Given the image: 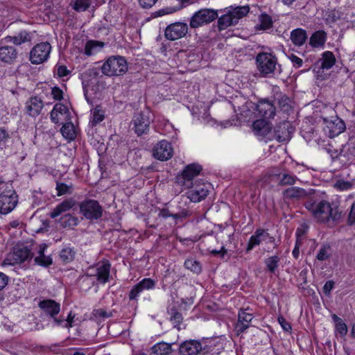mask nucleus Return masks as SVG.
<instances>
[{"label": "nucleus", "mask_w": 355, "mask_h": 355, "mask_svg": "<svg viewBox=\"0 0 355 355\" xmlns=\"http://www.w3.org/2000/svg\"><path fill=\"white\" fill-rule=\"evenodd\" d=\"M61 123H62V122H61ZM60 131L62 136L69 141L74 140L76 137L75 126L71 121L63 122V125Z\"/></svg>", "instance_id": "obj_34"}, {"label": "nucleus", "mask_w": 355, "mask_h": 355, "mask_svg": "<svg viewBox=\"0 0 355 355\" xmlns=\"http://www.w3.org/2000/svg\"><path fill=\"white\" fill-rule=\"evenodd\" d=\"M103 45L104 44L103 42H99L93 40L88 41L85 44L84 53L85 55L89 56L92 55V51L94 49H95L97 46L103 47Z\"/></svg>", "instance_id": "obj_50"}, {"label": "nucleus", "mask_w": 355, "mask_h": 355, "mask_svg": "<svg viewBox=\"0 0 355 355\" xmlns=\"http://www.w3.org/2000/svg\"><path fill=\"white\" fill-rule=\"evenodd\" d=\"M200 341L196 340H186L179 347L181 355H200Z\"/></svg>", "instance_id": "obj_23"}, {"label": "nucleus", "mask_w": 355, "mask_h": 355, "mask_svg": "<svg viewBox=\"0 0 355 355\" xmlns=\"http://www.w3.org/2000/svg\"><path fill=\"white\" fill-rule=\"evenodd\" d=\"M294 128L289 121H284L277 124L273 129L274 139L279 142L288 141L291 139Z\"/></svg>", "instance_id": "obj_15"}, {"label": "nucleus", "mask_w": 355, "mask_h": 355, "mask_svg": "<svg viewBox=\"0 0 355 355\" xmlns=\"http://www.w3.org/2000/svg\"><path fill=\"white\" fill-rule=\"evenodd\" d=\"M32 257L31 249L24 245H17L13 248L12 252L10 254L4 262L6 264L15 265L21 263Z\"/></svg>", "instance_id": "obj_10"}, {"label": "nucleus", "mask_w": 355, "mask_h": 355, "mask_svg": "<svg viewBox=\"0 0 355 355\" xmlns=\"http://www.w3.org/2000/svg\"><path fill=\"white\" fill-rule=\"evenodd\" d=\"M325 127L324 131L330 138H334L343 132L346 128L344 121L338 117H335L333 120L324 119Z\"/></svg>", "instance_id": "obj_17"}, {"label": "nucleus", "mask_w": 355, "mask_h": 355, "mask_svg": "<svg viewBox=\"0 0 355 355\" xmlns=\"http://www.w3.org/2000/svg\"><path fill=\"white\" fill-rule=\"evenodd\" d=\"M327 39V34L324 31H316L309 38V45L314 49L323 48Z\"/></svg>", "instance_id": "obj_29"}, {"label": "nucleus", "mask_w": 355, "mask_h": 355, "mask_svg": "<svg viewBox=\"0 0 355 355\" xmlns=\"http://www.w3.org/2000/svg\"><path fill=\"white\" fill-rule=\"evenodd\" d=\"M347 223L349 225L355 224V202H354L351 206L348 215Z\"/></svg>", "instance_id": "obj_57"}, {"label": "nucleus", "mask_w": 355, "mask_h": 355, "mask_svg": "<svg viewBox=\"0 0 355 355\" xmlns=\"http://www.w3.org/2000/svg\"><path fill=\"white\" fill-rule=\"evenodd\" d=\"M280 259L278 256L275 255L265 259L264 262L266 266V269L270 273H275L279 266Z\"/></svg>", "instance_id": "obj_44"}, {"label": "nucleus", "mask_w": 355, "mask_h": 355, "mask_svg": "<svg viewBox=\"0 0 355 355\" xmlns=\"http://www.w3.org/2000/svg\"><path fill=\"white\" fill-rule=\"evenodd\" d=\"M297 180V178L295 175H292L288 173L282 174V178L279 181V185L286 186V185H293L295 184Z\"/></svg>", "instance_id": "obj_49"}, {"label": "nucleus", "mask_w": 355, "mask_h": 355, "mask_svg": "<svg viewBox=\"0 0 355 355\" xmlns=\"http://www.w3.org/2000/svg\"><path fill=\"white\" fill-rule=\"evenodd\" d=\"M10 138V135L4 128H0V144L6 142Z\"/></svg>", "instance_id": "obj_64"}, {"label": "nucleus", "mask_w": 355, "mask_h": 355, "mask_svg": "<svg viewBox=\"0 0 355 355\" xmlns=\"http://www.w3.org/2000/svg\"><path fill=\"white\" fill-rule=\"evenodd\" d=\"M257 116L264 119H273L276 114V107L268 98H261L255 108Z\"/></svg>", "instance_id": "obj_14"}, {"label": "nucleus", "mask_w": 355, "mask_h": 355, "mask_svg": "<svg viewBox=\"0 0 355 355\" xmlns=\"http://www.w3.org/2000/svg\"><path fill=\"white\" fill-rule=\"evenodd\" d=\"M288 58L293 63V67H295L296 68H300L302 66V64H303L302 60L300 58L297 57V55L292 53L291 55H290L288 56Z\"/></svg>", "instance_id": "obj_55"}, {"label": "nucleus", "mask_w": 355, "mask_h": 355, "mask_svg": "<svg viewBox=\"0 0 355 355\" xmlns=\"http://www.w3.org/2000/svg\"><path fill=\"white\" fill-rule=\"evenodd\" d=\"M91 6V0H76L72 6L76 12L85 11Z\"/></svg>", "instance_id": "obj_46"}, {"label": "nucleus", "mask_w": 355, "mask_h": 355, "mask_svg": "<svg viewBox=\"0 0 355 355\" xmlns=\"http://www.w3.org/2000/svg\"><path fill=\"white\" fill-rule=\"evenodd\" d=\"M18 196L12 187H7L0 194V213L6 214L17 205Z\"/></svg>", "instance_id": "obj_9"}, {"label": "nucleus", "mask_w": 355, "mask_h": 355, "mask_svg": "<svg viewBox=\"0 0 355 355\" xmlns=\"http://www.w3.org/2000/svg\"><path fill=\"white\" fill-rule=\"evenodd\" d=\"M216 341L213 338H203L200 341V355H214L218 354V349L216 348Z\"/></svg>", "instance_id": "obj_25"}, {"label": "nucleus", "mask_w": 355, "mask_h": 355, "mask_svg": "<svg viewBox=\"0 0 355 355\" xmlns=\"http://www.w3.org/2000/svg\"><path fill=\"white\" fill-rule=\"evenodd\" d=\"M330 247L329 245H323L319 250L317 254V259L320 261H324L329 257V250Z\"/></svg>", "instance_id": "obj_52"}, {"label": "nucleus", "mask_w": 355, "mask_h": 355, "mask_svg": "<svg viewBox=\"0 0 355 355\" xmlns=\"http://www.w3.org/2000/svg\"><path fill=\"white\" fill-rule=\"evenodd\" d=\"M92 121H91L93 125L101 122L104 119V112L96 106L94 108L92 112Z\"/></svg>", "instance_id": "obj_48"}, {"label": "nucleus", "mask_w": 355, "mask_h": 355, "mask_svg": "<svg viewBox=\"0 0 355 355\" xmlns=\"http://www.w3.org/2000/svg\"><path fill=\"white\" fill-rule=\"evenodd\" d=\"M277 320L285 331H290L291 330V325L288 322L283 316H279Z\"/></svg>", "instance_id": "obj_56"}, {"label": "nucleus", "mask_w": 355, "mask_h": 355, "mask_svg": "<svg viewBox=\"0 0 355 355\" xmlns=\"http://www.w3.org/2000/svg\"><path fill=\"white\" fill-rule=\"evenodd\" d=\"M336 187L339 189L340 190H347L352 188V184L350 182L348 181H344V180H338L336 183Z\"/></svg>", "instance_id": "obj_54"}, {"label": "nucleus", "mask_w": 355, "mask_h": 355, "mask_svg": "<svg viewBox=\"0 0 355 355\" xmlns=\"http://www.w3.org/2000/svg\"><path fill=\"white\" fill-rule=\"evenodd\" d=\"M50 118L55 124L61 123V121H71V113L68 107L62 103H56L50 112Z\"/></svg>", "instance_id": "obj_18"}, {"label": "nucleus", "mask_w": 355, "mask_h": 355, "mask_svg": "<svg viewBox=\"0 0 355 355\" xmlns=\"http://www.w3.org/2000/svg\"><path fill=\"white\" fill-rule=\"evenodd\" d=\"M173 154L172 146L166 140L160 141L153 150V157L160 161H166L171 159Z\"/></svg>", "instance_id": "obj_16"}, {"label": "nucleus", "mask_w": 355, "mask_h": 355, "mask_svg": "<svg viewBox=\"0 0 355 355\" xmlns=\"http://www.w3.org/2000/svg\"><path fill=\"white\" fill-rule=\"evenodd\" d=\"M184 8V6H179L178 7L173 8H166L164 9H161L155 12V17H161L166 14H171L173 13L177 10H179Z\"/></svg>", "instance_id": "obj_51"}, {"label": "nucleus", "mask_w": 355, "mask_h": 355, "mask_svg": "<svg viewBox=\"0 0 355 355\" xmlns=\"http://www.w3.org/2000/svg\"><path fill=\"white\" fill-rule=\"evenodd\" d=\"M17 57V49L11 46H4L0 47V61L12 64Z\"/></svg>", "instance_id": "obj_27"}, {"label": "nucleus", "mask_w": 355, "mask_h": 355, "mask_svg": "<svg viewBox=\"0 0 355 355\" xmlns=\"http://www.w3.org/2000/svg\"><path fill=\"white\" fill-rule=\"evenodd\" d=\"M110 268L111 264L107 261L103 262L102 264L98 266L96 268H89L87 275L89 277H96L97 280L100 283L105 284L109 279Z\"/></svg>", "instance_id": "obj_19"}, {"label": "nucleus", "mask_w": 355, "mask_h": 355, "mask_svg": "<svg viewBox=\"0 0 355 355\" xmlns=\"http://www.w3.org/2000/svg\"><path fill=\"white\" fill-rule=\"evenodd\" d=\"M51 95L55 101H61L63 98V92L58 87H53L51 89Z\"/></svg>", "instance_id": "obj_53"}, {"label": "nucleus", "mask_w": 355, "mask_h": 355, "mask_svg": "<svg viewBox=\"0 0 355 355\" xmlns=\"http://www.w3.org/2000/svg\"><path fill=\"white\" fill-rule=\"evenodd\" d=\"M76 205V201L73 198H67L58 205L50 213L49 216L51 218H55L61 214L70 210Z\"/></svg>", "instance_id": "obj_26"}, {"label": "nucleus", "mask_w": 355, "mask_h": 355, "mask_svg": "<svg viewBox=\"0 0 355 355\" xmlns=\"http://www.w3.org/2000/svg\"><path fill=\"white\" fill-rule=\"evenodd\" d=\"M267 120L261 118L253 122V131L257 135L268 137L271 132V126Z\"/></svg>", "instance_id": "obj_28"}, {"label": "nucleus", "mask_w": 355, "mask_h": 355, "mask_svg": "<svg viewBox=\"0 0 355 355\" xmlns=\"http://www.w3.org/2000/svg\"><path fill=\"white\" fill-rule=\"evenodd\" d=\"M135 132L141 136L147 134L149 131V125L150 123L149 118L143 113L136 114L132 121Z\"/></svg>", "instance_id": "obj_20"}, {"label": "nucleus", "mask_w": 355, "mask_h": 355, "mask_svg": "<svg viewBox=\"0 0 355 355\" xmlns=\"http://www.w3.org/2000/svg\"><path fill=\"white\" fill-rule=\"evenodd\" d=\"M151 349L154 354L157 355H168L172 351L171 345L164 342L154 345Z\"/></svg>", "instance_id": "obj_37"}, {"label": "nucleus", "mask_w": 355, "mask_h": 355, "mask_svg": "<svg viewBox=\"0 0 355 355\" xmlns=\"http://www.w3.org/2000/svg\"><path fill=\"white\" fill-rule=\"evenodd\" d=\"M38 306L46 315L53 318L57 325H61L64 322L65 320L64 318H55V315H57L60 311V304L58 302L51 299L43 300L39 302Z\"/></svg>", "instance_id": "obj_11"}, {"label": "nucleus", "mask_w": 355, "mask_h": 355, "mask_svg": "<svg viewBox=\"0 0 355 355\" xmlns=\"http://www.w3.org/2000/svg\"><path fill=\"white\" fill-rule=\"evenodd\" d=\"M51 46L48 42L37 44L30 51L29 60L33 64H42L49 57Z\"/></svg>", "instance_id": "obj_8"}, {"label": "nucleus", "mask_w": 355, "mask_h": 355, "mask_svg": "<svg viewBox=\"0 0 355 355\" xmlns=\"http://www.w3.org/2000/svg\"><path fill=\"white\" fill-rule=\"evenodd\" d=\"M250 11L248 6H230L226 8L225 13L218 17V28L220 31L236 25L239 21L246 16Z\"/></svg>", "instance_id": "obj_3"}, {"label": "nucleus", "mask_w": 355, "mask_h": 355, "mask_svg": "<svg viewBox=\"0 0 355 355\" xmlns=\"http://www.w3.org/2000/svg\"><path fill=\"white\" fill-rule=\"evenodd\" d=\"M209 251L211 255H213V256L219 255L222 258H223L225 257V255L227 253V250L225 248L224 246H222L220 250H209Z\"/></svg>", "instance_id": "obj_62"}, {"label": "nucleus", "mask_w": 355, "mask_h": 355, "mask_svg": "<svg viewBox=\"0 0 355 355\" xmlns=\"http://www.w3.org/2000/svg\"><path fill=\"white\" fill-rule=\"evenodd\" d=\"M188 33V25L184 22H175L166 26L164 31L165 37L174 41L184 37Z\"/></svg>", "instance_id": "obj_12"}, {"label": "nucleus", "mask_w": 355, "mask_h": 355, "mask_svg": "<svg viewBox=\"0 0 355 355\" xmlns=\"http://www.w3.org/2000/svg\"><path fill=\"white\" fill-rule=\"evenodd\" d=\"M260 24L257 29L266 31L272 27V17L268 14H261L259 17Z\"/></svg>", "instance_id": "obj_45"}, {"label": "nucleus", "mask_w": 355, "mask_h": 355, "mask_svg": "<svg viewBox=\"0 0 355 355\" xmlns=\"http://www.w3.org/2000/svg\"><path fill=\"white\" fill-rule=\"evenodd\" d=\"M43 107V101L37 96H31L25 103L26 113L31 117L37 116Z\"/></svg>", "instance_id": "obj_21"}, {"label": "nucleus", "mask_w": 355, "mask_h": 355, "mask_svg": "<svg viewBox=\"0 0 355 355\" xmlns=\"http://www.w3.org/2000/svg\"><path fill=\"white\" fill-rule=\"evenodd\" d=\"M60 223L63 227H71L76 226L78 223V218L70 214L64 215L60 218Z\"/></svg>", "instance_id": "obj_43"}, {"label": "nucleus", "mask_w": 355, "mask_h": 355, "mask_svg": "<svg viewBox=\"0 0 355 355\" xmlns=\"http://www.w3.org/2000/svg\"><path fill=\"white\" fill-rule=\"evenodd\" d=\"M266 240H268V243L275 244L274 248L277 247V244L275 243V237L270 236L267 230L262 228L257 229L254 234L249 239L246 251L250 252L254 246L259 245L261 241Z\"/></svg>", "instance_id": "obj_13"}, {"label": "nucleus", "mask_w": 355, "mask_h": 355, "mask_svg": "<svg viewBox=\"0 0 355 355\" xmlns=\"http://www.w3.org/2000/svg\"><path fill=\"white\" fill-rule=\"evenodd\" d=\"M156 282L151 278H144L130 290L129 292V299L130 300H136L139 293L144 290L153 289L155 287Z\"/></svg>", "instance_id": "obj_22"}, {"label": "nucleus", "mask_w": 355, "mask_h": 355, "mask_svg": "<svg viewBox=\"0 0 355 355\" xmlns=\"http://www.w3.org/2000/svg\"><path fill=\"white\" fill-rule=\"evenodd\" d=\"M277 58L271 53L261 52L256 57L257 69L263 76L272 74L276 67Z\"/></svg>", "instance_id": "obj_6"}, {"label": "nucleus", "mask_w": 355, "mask_h": 355, "mask_svg": "<svg viewBox=\"0 0 355 355\" xmlns=\"http://www.w3.org/2000/svg\"><path fill=\"white\" fill-rule=\"evenodd\" d=\"M252 319L253 316L251 313H246L244 311H239L238 320L235 325V329L238 335L243 333L250 327Z\"/></svg>", "instance_id": "obj_24"}, {"label": "nucleus", "mask_w": 355, "mask_h": 355, "mask_svg": "<svg viewBox=\"0 0 355 355\" xmlns=\"http://www.w3.org/2000/svg\"><path fill=\"white\" fill-rule=\"evenodd\" d=\"M70 71L64 65H59L57 67V74L59 77H64L69 74Z\"/></svg>", "instance_id": "obj_60"}, {"label": "nucleus", "mask_w": 355, "mask_h": 355, "mask_svg": "<svg viewBox=\"0 0 355 355\" xmlns=\"http://www.w3.org/2000/svg\"><path fill=\"white\" fill-rule=\"evenodd\" d=\"M305 208L313 219L319 223L338 221L341 218V211L338 207L331 204L318 196L309 198L304 203Z\"/></svg>", "instance_id": "obj_2"}, {"label": "nucleus", "mask_w": 355, "mask_h": 355, "mask_svg": "<svg viewBox=\"0 0 355 355\" xmlns=\"http://www.w3.org/2000/svg\"><path fill=\"white\" fill-rule=\"evenodd\" d=\"M76 255V252L73 248L70 247L64 248L60 252L59 257L61 261L64 263L71 262Z\"/></svg>", "instance_id": "obj_38"}, {"label": "nucleus", "mask_w": 355, "mask_h": 355, "mask_svg": "<svg viewBox=\"0 0 355 355\" xmlns=\"http://www.w3.org/2000/svg\"><path fill=\"white\" fill-rule=\"evenodd\" d=\"M218 10L211 8H202L196 12L190 19L191 28H197L209 24L218 18Z\"/></svg>", "instance_id": "obj_5"}, {"label": "nucleus", "mask_w": 355, "mask_h": 355, "mask_svg": "<svg viewBox=\"0 0 355 355\" xmlns=\"http://www.w3.org/2000/svg\"><path fill=\"white\" fill-rule=\"evenodd\" d=\"M334 287V282L333 281H327L323 286V292L327 295L329 296L331 293V291Z\"/></svg>", "instance_id": "obj_59"}, {"label": "nucleus", "mask_w": 355, "mask_h": 355, "mask_svg": "<svg viewBox=\"0 0 355 355\" xmlns=\"http://www.w3.org/2000/svg\"><path fill=\"white\" fill-rule=\"evenodd\" d=\"M321 62L320 67L322 69H330L336 63V58L334 54L329 51H324L322 54L320 60Z\"/></svg>", "instance_id": "obj_35"}, {"label": "nucleus", "mask_w": 355, "mask_h": 355, "mask_svg": "<svg viewBox=\"0 0 355 355\" xmlns=\"http://www.w3.org/2000/svg\"><path fill=\"white\" fill-rule=\"evenodd\" d=\"M47 248L46 243H42L39 246L38 255L35 257V262L41 266L48 267L53 263L52 258L44 254V250Z\"/></svg>", "instance_id": "obj_31"}, {"label": "nucleus", "mask_w": 355, "mask_h": 355, "mask_svg": "<svg viewBox=\"0 0 355 355\" xmlns=\"http://www.w3.org/2000/svg\"><path fill=\"white\" fill-rule=\"evenodd\" d=\"M94 315L96 317H101V318H110L112 316V313H108L106 311L103 309H96L94 311Z\"/></svg>", "instance_id": "obj_63"}, {"label": "nucleus", "mask_w": 355, "mask_h": 355, "mask_svg": "<svg viewBox=\"0 0 355 355\" xmlns=\"http://www.w3.org/2000/svg\"><path fill=\"white\" fill-rule=\"evenodd\" d=\"M332 319L335 322L336 326V331L340 334L341 337H344L347 334V327L346 324L344 322L343 319L338 317L336 314L332 315Z\"/></svg>", "instance_id": "obj_39"}, {"label": "nucleus", "mask_w": 355, "mask_h": 355, "mask_svg": "<svg viewBox=\"0 0 355 355\" xmlns=\"http://www.w3.org/2000/svg\"><path fill=\"white\" fill-rule=\"evenodd\" d=\"M306 191L300 187H292L284 191V196L291 200H300L306 196Z\"/></svg>", "instance_id": "obj_33"}, {"label": "nucleus", "mask_w": 355, "mask_h": 355, "mask_svg": "<svg viewBox=\"0 0 355 355\" xmlns=\"http://www.w3.org/2000/svg\"><path fill=\"white\" fill-rule=\"evenodd\" d=\"M184 266L187 269L198 275L202 272V264L193 259H186Z\"/></svg>", "instance_id": "obj_42"}, {"label": "nucleus", "mask_w": 355, "mask_h": 355, "mask_svg": "<svg viewBox=\"0 0 355 355\" xmlns=\"http://www.w3.org/2000/svg\"><path fill=\"white\" fill-rule=\"evenodd\" d=\"M139 3L143 8H152L157 1V0H138Z\"/></svg>", "instance_id": "obj_58"}, {"label": "nucleus", "mask_w": 355, "mask_h": 355, "mask_svg": "<svg viewBox=\"0 0 355 355\" xmlns=\"http://www.w3.org/2000/svg\"><path fill=\"white\" fill-rule=\"evenodd\" d=\"M277 100L283 112L288 113L292 110L291 101L286 95L280 94Z\"/></svg>", "instance_id": "obj_40"}, {"label": "nucleus", "mask_w": 355, "mask_h": 355, "mask_svg": "<svg viewBox=\"0 0 355 355\" xmlns=\"http://www.w3.org/2000/svg\"><path fill=\"white\" fill-rule=\"evenodd\" d=\"M126 60L120 55L110 57L101 66L102 73L107 76H119L128 71Z\"/></svg>", "instance_id": "obj_4"}, {"label": "nucleus", "mask_w": 355, "mask_h": 355, "mask_svg": "<svg viewBox=\"0 0 355 355\" xmlns=\"http://www.w3.org/2000/svg\"><path fill=\"white\" fill-rule=\"evenodd\" d=\"M8 42H11L15 45H20L26 42H29L31 40L30 33L26 31H20L17 35L15 36H8L6 38Z\"/></svg>", "instance_id": "obj_36"}, {"label": "nucleus", "mask_w": 355, "mask_h": 355, "mask_svg": "<svg viewBox=\"0 0 355 355\" xmlns=\"http://www.w3.org/2000/svg\"><path fill=\"white\" fill-rule=\"evenodd\" d=\"M170 315V320L173 324L174 327L180 329V324L182 322L183 317L180 312H179L176 308L173 307L168 311Z\"/></svg>", "instance_id": "obj_41"}, {"label": "nucleus", "mask_w": 355, "mask_h": 355, "mask_svg": "<svg viewBox=\"0 0 355 355\" xmlns=\"http://www.w3.org/2000/svg\"><path fill=\"white\" fill-rule=\"evenodd\" d=\"M202 168L198 164H191L187 165L181 174L175 178V182L184 189H190L186 193L187 197L193 202H198L204 200L209 193V184L204 182H196L193 179L198 176Z\"/></svg>", "instance_id": "obj_1"}, {"label": "nucleus", "mask_w": 355, "mask_h": 355, "mask_svg": "<svg viewBox=\"0 0 355 355\" xmlns=\"http://www.w3.org/2000/svg\"><path fill=\"white\" fill-rule=\"evenodd\" d=\"M340 155L347 158V160H352L355 157V138L350 137L348 142L343 146Z\"/></svg>", "instance_id": "obj_32"}, {"label": "nucleus", "mask_w": 355, "mask_h": 355, "mask_svg": "<svg viewBox=\"0 0 355 355\" xmlns=\"http://www.w3.org/2000/svg\"><path fill=\"white\" fill-rule=\"evenodd\" d=\"M189 211L187 209H183L181 211L174 214V216H173V218L175 220H180L185 218L189 216Z\"/></svg>", "instance_id": "obj_61"}, {"label": "nucleus", "mask_w": 355, "mask_h": 355, "mask_svg": "<svg viewBox=\"0 0 355 355\" xmlns=\"http://www.w3.org/2000/svg\"><path fill=\"white\" fill-rule=\"evenodd\" d=\"M80 212L86 219L98 220L103 216V207L97 200L87 199L79 204Z\"/></svg>", "instance_id": "obj_7"}, {"label": "nucleus", "mask_w": 355, "mask_h": 355, "mask_svg": "<svg viewBox=\"0 0 355 355\" xmlns=\"http://www.w3.org/2000/svg\"><path fill=\"white\" fill-rule=\"evenodd\" d=\"M290 39L295 46H302L308 39L306 31L301 28L293 29L291 32Z\"/></svg>", "instance_id": "obj_30"}, {"label": "nucleus", "mask_w": 355, "mask_h": 355, "mask_svg": "<svg viewBox=\"0 0 355 355\" xmlns=\"http://www.w3.org/2000/svg\"><path fill=\"white\" fill-rule=\"evenodd\" d=\"M56 190L58 196L67 193L70 194L72 193V184L67 185L65 183L57 182Z\"/></svg>", "instance_id": "obj_47"}]
</instances>
